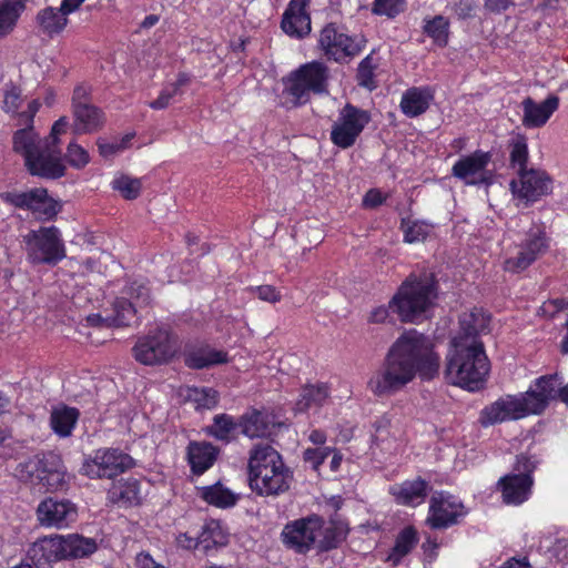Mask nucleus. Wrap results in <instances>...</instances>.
<instances>
[{
    "instance_id": "nucleus-53",
    "label": "nucleus",
    "mask_w": 568,
    "mask_h": 568,
    "mask_svg": "<svg viewBox=\"0 0 568 568\" xmlns=\"http://www.w3.org/2000/svg\"><path fill=\"white\" fill-rule=\"evenodd\" d=\"M406 0H374L371 11L375 16L396 18L404 11Z\"/></svg>"
},
{
    "instance_id": "nucleus-56",
    "label": "nucleus",
    "mask_w": 568,
    "mask_h": 568,
    "mask_svg": "<svg viewBox=\"0 0 568 568\" xmlns=\"http://www.w3.org/2000/svg\"><path fill=\"white\" fill-rule=\"evenodd\" d=\"M538 460L535 456L526 453L518 454L513 464V473L517 476L529 475L534 478V473L537 468Z\"/></svg>"
},
{
    "instance_id": "nucleus-15",
    "label": "nucleus",
    "mask_w": 568,
    "mask_h": 568,
    "mask_svg": "<svg viewBox=\"0 0 568 568\" xmlns=\"http://www.w3.org/2000/svg\"><path fill=\"white\" fill-rule=\"evenodd\" d=\"M369 121L371 114L367 111L346 103L332 125L329 134L332 143L343 150L352 148Z\"/></svg>"
},
{
    "instance_id": "nucleus-3",
    "label": "nucleus",
    "mask_w": 568,
    "mask_h": 568,
    "mask_svg": "<svg viewBox=\"0 0 568 568\" xmlns=\"http://www.w3.org/2000/svg\"><path fill=\"white\" fill-rule=\"evenodd\" d=\"M489 371L490 363L483 342L474 339L468 344L463 337L453 339L444 371L449 384L477 392L484 388Z\"/></svg>"
},
{
    "instance_id": "nucleus-54",
    "label": "nucleus",
    "mask_w": 568,
    "mask_h": 568,
    "mask_svg": "<svg viewBox=\"0 0 568 568\" xmlns=\"http://www.w3.org/2000/svg\"><path fill=\"white\" fill-rule=\"evenodd\" d=\"M329 447H307L302 453V460L313 471L320 475L321 467L329 456Z\"/></svg>"
},
{
    "instance_id": "nucleus-63",
    "label": "nucleus",
    "mask_w": 568,
    "mask_h": 568,
    "mask_svg": "<svg viewBox=\"0 0 568 568\" xmlns=\"http://www.w3.org/2000/svg\"><path fill=\"white\" fill-rule=\"evenodd\" d=\"M514 4L513 0H485V9L495 14L505 12Z\"/></svg>"
},
{
    "instance_id": "nucleus-10",
    "label": "nucleus",
    "mask_w": 568,
    "mask_h": 568,
    "mask_svg": "<svg viewBox=\"0 0 568 568\" xmlns=\"http://www.w3.org/2000/svg\"><path fill=\"white\" fill-rule=\"evenodd\" d=\"M1 201L14 209L29 211L38 222L54 221L63 209L60 200L52 197L47 187H32L27 191H6L0 193Z\"/></svg>"
},
{
    "instance_id": "nucleus-26",
    "label": "nucleus",
    "mask_w": 568,
    "mask_h": 568,
    "mask_svg": "<svg viewBox=\"0 0 568 568\" xmlns=\"http://www.w3.org/2000/svg\"><path fill=\"white\" fill-rule=\"evenodd\" d=\"M184 365L194 371L210 368L230 362L229 353L224 349H216L209 343L186 345L183 353Z\"/></svg>"
},
{
    "instance_id": "nucleus-24",
    "label": "nucleus",
    "mask_w": 568,
    "mask_h": 568,
    "mask_svg": "<svg viewBox=\"0 0 568 568\" xmlns=\"http://www.w3.org/2000/svg\"><path fill=\"white\" fill-rule=\"evenodd\" d=\"M534 484L535 478L529 475L506 474L498 479L496 489L505 505L520 506L531 497Z\"/></svg>"
},
{
    "instance_id": "nucleus-12",
    "label": "nucleus",
    "mask_w": 568,
    "mask_h": 568,
    "mask_svg": "<svg viewBox=\"0 0 568 568\" xmlns=\"http://www.w3.org/2000/svg\"><path fill=\"white\" fill-rule=\"evenodd\" d=\"M28 260L32 264L57 265L67 257V250L59 227L40 226L24 236Z\"/></svg>"
},
{
    "instance_id": "nucleus-59",
    "label": "nucleus",
    "mask_w": 568,
    "mask_h": 568,
    "mask_svg": "<svg viewBox=\"0 0 568 568\" xmlns=\"http://www.w3.org/2000/svg\"><path fill=\"white\" fill-rule=\"evenodd\" d=\"M21 102V90L17 87H12L4 93L2 109L6 113H16L20 108Z\"/></svg>"
},
{
    "instance_id": "nucleus-64",
    "label": "nucleus",
    "mask_w": 568,
    "mask_h": 568,
    "mask_svg": "<svg viewBox=\"0 0 568 568\" xmlns=\"http://www.w3.org/2000/svg\"><path fill=\"white\" fill-rule=\"evenodd\" d=\"M176 540L178 544L185 549H195L201 546L197 532L195 535H191L190 531L182 532L178 536Z\"/></svg>"
},
{
    "instance_id": "nucleus-43",
    "label": "nucleus",
    "mask_w": 568,
    "mask_h": 568,
    "mask_svg": "<svg viewBox=\"0 0 568 568\" xmlns=\"http://www.w3.org/2000/svg\"><path fill=\"white\" fill-rule=\"evenodd\" d=\"M197 534L201 547L206 551L212 548L225 546L229 541V535L217 519L206 520Z\"/></svg>"
},
{
    "instance_id": "nucleus-25",
    "label": "nucleus",
    "mask_w": 568,
    "mask_h": 568,
    "mask_svg": "<svg viewBox=\"0 0 568 568\" xmlns=\"http://www.w3.org/2000/svg\"><path fill=\"white\" fill-rule=\"evenodd\" d=\"M310 0H290L281 21L282 30L295 39L311 33V16L307 12Z\"/></svg>"
},
{
    "instance_id": "nucleus-41",
    "label": "nucleus",
    "mask_w": 568,
    "mask_h": 568,
    "mask_svg": "<svg viewBox=\"0 0 568 568\" xmlns=\"http://www.w3.org/2000/svg\"><path fill=\"white\" fill-rule=\"evenodd\" d=\"M490 323V316L486 314L481 308H473L470 312L462 314L459 318L460 331L465 337H471L473 341L476 337L485 333L488 329Z\"/></svg>"
},
{
    "instance_id": "nucleus-47",
    "label": "nucleus",
    "mask_w": 568,
    "mask_h": 568,
    "mask_svg": "<svg viewBox=\"0 0 568 568\" xmlns=\"http://www.w3.org/2000/svg\"><path fill=\"white\" fill-rule=\"evenodd\" d=\"M120 295L133 301L138 308H144L151 303V290L145 280H132L122 287Z\"/></svg>"
},
{
    "instance_id": "nucleus-6",
    "label": "nucleus",
    "mask_w": 568,
    "mask_h": 568,
    "mask_svg": "<svg viewBox=\"0 0 568 568\" xmlns=\"http://www.w3.org/2000/svg\"><path fill=\"white\" fill-rule=\"evenodd\" d=\"M329 69L318 60L301 64L283 77L281 105L287 110L307 104L312 95L328 93Z\"/></svg>"
},
{
    "instance_id": "nucleus-4",
    "label": "nucleus",
    "mask_w": 568,
    "mask_h": 568,
    "mask_svg": "<svg viewBox=\"0 0 568 568\" xmlns=\"http://www.w3.org/2000/svg\"><path fill=\"white\" fill-rule=\"evenodd\" d=\"M40 106V101L33 99L28 103L27 110L18 113L20 124L26 126L13 133L12 150L22 156L26 170L30 175L45 180H58L64 176V169L58 159L43 156L39 144L40 135L33 126L34 116Z\"/></svg>"
},
{
    "instance_id": "nucleus-9",
    "label": "nucleus",
    "mask_w": 568,
    "mask_h": 568,
    "mask_svg": "<svg viewBox=\"0 0 568 568\" xmlns=\"http://www.w3.org/2000/svg\"><path fill=\"white\" fill-rule=\"evenodd\" d=\"M178 352L176 336L165 326H156L139 336L132 347L133 358L145 366L169 364Z\"/></svg>"
},
{
    "instance_id": "nucleus-19",
    "label": "nucleus",
    "mask_w": 568,
    "mask_h": 568,
    "mask_svg": "<svg viewBox=\"0 0 568 568\" xmlns=\"http://www.w3.org/2000/svg\"><path fill=\"white\" fill-rule=\"evenodd\" d=\"M517 175L518 179H513L509 183L510 191L514 197L524 201L526 206L552 192L554 181L544 170L529 169Z\"/></svg>"
},
{
    "instance_id": "nucleus-36",
    "label": "nucleus",
    "mask_w": 568,
    "mask_h": 568,
    "mask_svg": "<svg viewBox=\"0 0 568 568\" xmlns=\"http://www.w3.org/2000/svg\"><path fill=\"white\" fill-rule=\"evenodd\" d=\"M69 119L67 116H60L51 126V131L49 136L42 139L40 136V145L41 152L44 154H50L52 159H58L59 163L63 166L64 173L67 172V166L62 160V152L59 148L60 144V135L65 133L69 128Z\"/></svg>"
},
{
    "instance_id": "nucleus-18",
    "label": "nucleus",
    "mask_w": 568,
    "mask_h": 568,
    "mask_svg": "<svg viewBox=\"0 0 568 568\" xmlns=\"http://www.w3.org/2000/svg\"><path fill=\"white\" fill-rule=\"evenodd\" d=\"M549 247V239L544 227L532 225L525 234V239L518 245L516 256L508 257L504 261L503 268L505 272L518 274L527 270L539 256H541Z\"/></svg>"
},
{
    "instance_id": "nucleus-39",
    "label": "nucleus",
    "mask_w": 568,
    "mask_h": 568,
    "mask_svg": "<svg viewBox=\"0 0 568 568\" xmlns=\"http://www.w3.org/2000/svg\"><path fill=\"white\" fill-rule=\"evenodd\" d=\"M328 397L329 387L326 383L307 384L301 389L296 409L304 413L312 407H322Z\"/></svg>"
},
{
    "instance_id": "nucleus-35",
    "label": "nucleus",
    "mask_w": 568,
    "mask_h": 568,
    "mask_svg": "<svg viewBox=\"0 0 568 568\" xmlns=\"http://www.w3.org/2000/svg\"><path fill=\"white\" fill-rule=\"evenodd\" d=\"M199 497L216 508H230L236 505L239 497L220 481L197 488Z\"/></svg>"
},
{
    "instance_id": "nucleus-57",
    "label": "nucleus",
    "mask_w": 568,
    "mask_h": 568,
    "mask_svg": "<svg viewBox=\"0 0 568 568\" xmlns=\"http://www.w3.org/2000/svg\"><path fill=\"white\" fill-rule=\"evenodd\" d=\"M92 104L91 103V87L84 83L78 84L73 89L71 98V109Z\"/></svg>"
},
{
    "instance_id": "nucleus-38",
    "label": "nucleus",
    "mask_w": 568,
    "mask_h": 568,
    "mask_svg": "<svg viewBox=\"0 0 568 568\" xmlns=\"http://www.w3.org/2000/svg\"><path fill=\"white\" fill-rule=\"evenodd\" d=\"M241 428L240 418L222 413L213 417L212 424L206 428L207 435L223 443H231L236 438V432Z\"/></svg>"
},
{
    "instance_id": "nucleus-30",
    "label": "nucleus",
    "mask_w": 568,
    "mask_h": 568,
    "mask_svg": "<svg viewBox=\"0 0 568 568\" xmlns=\"http://www.w3.org/2000/svg\"><path fill=\"white\" fill-rule=\"evenodd\" d=\"M72 118L71 129L75 135L95 133L103 128L105 122L103 110L94 104L72 109Z\"/></svg>"
},
{
    "instance_id": "nucleus-51",
    "label": "nucleus",
    "mask_w": 568,
    "mask_h": 568,
    "mask_svg": "<svg viewBox=\"0 0 568 568\" xmlns=\"http://www.w3.org/2000/svg\"><path fill=\"white\" fill-rule=\"evenodd\" d=\"M65 162L75 170H82L90 163V154L89 152L75 141H71L64 154Z\"/></svg>"
},
{
    "instance_id": "nucleus-55",
    "label": "nucleus",
    "mask_w": 568,
    "mask_h": 568,
    "mask_svg": "<svg viewBox=\"0 0 568 568\" xmlns=\"http://www.w3.org/2000/svg\"><path fill=\"white\" fill-rule=\"evenodd\" d=\"M135 136L134 133H126L120 142H106L104 139L99 138L97 140V146L99 154L104 159H110L118 154L119 152L124 151L129 148L130 142Z\"/></svg>"
},
{
    "instance_id": "nucleus-46",
    "label": "nucleus",
    "mask_w": 568,
    "mask_h": 568,
    "mask_svg": "<svg viewBox=\"0 0 568 568\" xmlns=\"http://www.w3.org/2000/svg\"><path fill=\"white\" fill-rule=\"evenodd\" d=\"M399 229L403 232V241L408 244H414L426 241L433 225L426 221L403 217Z\"/></svg>"
},
{
    "instance_id": "nucleus-2",
    "label": "nucleus",
    "mask_w": 568,
    "mask_h": 568,
    "mask_svg": "<svg viewBox=\"0 0 568 568\" xmlns=\"http://www.w3.org/2000/svg\"><path fill=\"white\" fill-rule=\"evenodd\" d=\"M436 274L425 265H417L399 284L387 305L374 307L367 317L371 324L389 322L390 313L405 324H418L427 318L438 298Z\"/></svg>"
},
{
    "instance_id": "nucleus-49",
    "label": "nucleus",
    "mask_w": 568,
    "mask_h": 568,
    "mask_svg": "<svg viewBox=\"0 0 568 568\" xmlns=\"http://www.w3.org/2000/svg\"><path fill=\"white\" fill-rule=\"evenodd\" d=\"M111 187L121 194L124 200H136L142 192V181L124 173H119L111 181Z\"/></svg>"
},
{
    "instance_id": "nucleus-1",
    "label": "nucleus",
    "mask_w": 568,
    "mask_h": 568,
    "mask_svg": "<svg viewBox=\"0 0 568 568\" xmlns=\"http://www.w3.org/2000/svg\"><path fill=\"white\" fill-rule=\"evenodd\" d=\"M440 355L435 343L416 329L402 333L389 346L381 368L367 382L377 397L390 396L416 377L430 382L439 375Z\"/></svg>"
},
{
    "instance_id": "nucleus-5",
    "label": "nucleus",
    "mask_w": 568,
    "mask_h": 568,
    "mask_svg": "<svg viewBox=\"0 0 568 568\" xmlns=\"http://www.w3.org/2000/svg\"><path fill=\"white\" fill-rule=\"evenodd\" d=\"M247 468L250 488L261 497H277L286 493L293 481V471L268 444L253 447Z\"/></svg>"
},
{
    "instance_id": "nucleus-13",
    "label": "nucleus",
    "mask_w": 568,
    "mask_h": 568,
    "mask_svg": "<svg viewBox=\"0 0 568 568\" xmlns=\"http://www.w3.org/2000/svg\"><path fill=\"white\" fill-rule=\"evenodd\" d=\"M317 43L326 60L342 64L358 55L366 41L357 36H349L337 23L329 22L321 30Z\"/></svg>"
},
{
    "instance_id": "nucleus-22",
    "label": "nucleus",
    "mask_w": 568,
    "mask_h": 568,
    "mask_svg": "<svg viewBox=\"0 0 568 568\" xmlns=\"http://www.w3.org/2000/svg\"><path fill=\"white\" fill-rule=\"evenodd\" d=\"M37 517L41 526L62 529L69 527L78 518L77 506L68 499L52 497L42 500L37 508Z\"/></svg>"
},
{
    "instance_id": "nucleus-23",
    "label": "nucleus",
    "mask_w": 568,
    "mask_h": 568,
    "mask_svg": "<svg viewBox=\"0 0 568 568\" xmlns=\"http://www.w3.org/2000/svg\"><path fill=\"white\" fill-rule=\"evenodd\" d=\"M432 491L430 483L422 476L390 485L388 494L399 506L416 508L423 505Z\"/></svg>"
},
{
    "instance_id": "nucleus-16",
    "label": "nucleus",
    "mask_w": 568,
    "mask_h": 568,
    "mask_svg": "<svg viewBox=\"0 0 568 568\" xmlns=\"http://www.w3.org/2000/svg\"><path fill=\"white\" fill-rule=\"evenodd\" d=\"M323 526V517L316 514L288 521L282 530V540L295 552L306 554L316 546Z\"/></svg>"
},
{
    "instance_id": "nucleus-50",
    "label": "nucleus",
    "mask_w": 568,
    "mask_h": 568,
    "mask_svg": "<svg viewBox=\"0 0 568 568\" xmlns=\"http://www.w3.org/2000/svg\"><path fill=\"white\" fill-rule=\"evenodd\" d=\"M377 69V63H375L373 53L366 55L358 64L356 71V81L357 84L362 88H365L369 91H373L377 88V82L375 80V70Z\"/></svg>"
},
{
    "instance_id": "nucleus-28",
    "label": "nucleus",
    "mask_w": 568,
    "mask_h": 568,
    "mask_svg": "<svg viewBox=\"0 0 568 568\" xmlns=\"http://www.w3.org/2000/svg\"><path fill=\"white\" fill-rule=\"evenodd\" d=\"M559 101V98L555 94L548 95L541 103H536L530 97L525 98L521 102L523 125L528 129L544 126L558 110Z\"/></svg>"
},
{
    "instance_id": "nucleus-29",
    "label": "nucleus",
    "mask_w": 568,
    "mask_h": 568,
    "mask_svg": "<svg viewBox=\"0 0 568 568\" xmlns=\"http://www.w3.org/2000/svg\"><path fill=\"white\" fill-rule=\"evenodd\" d=\"M219 455L220 448L205 440H191L186 447V460L195 476H201L212 468Z\"/></svg>"
},
{
    "instance_id": "nucleus-61",
    "label": "nucleus",
    "mask_w": 568,
    "mask_h": 568,
    "mask_svg": "<svg viewBox=\"0 0 568 568\" xmlns=\"http://www.w3.org/2000/svg\"><path fill=\"white\" fill-rule=\"evenodd\" d=\"M176 95V91L172 90L169 85L163 88L159 97L149 103V106L153 110H163L169 106L171 100Z\"/></svg>"
},
{
    "instance_id": "nucleus-34",
    "label": "nucleus",
    "mask_w": 568,
    "mask_h": 568,
    "mask_svg": "<svg viewBox=\"0 0 568 568\" xmlns=\"http://www.w3.org/2000/svg\"><path fill=\"white\" fill-rule=\"evenodd\" d=\"M419 541L418 531L413 525L404 527L396 536L387 561L393 566H398L403 558L412 552Z\"/></svg>"
},
{
    "instance_id": "nucleus-33",
    "label": "nucleus",
    "mask_w": 568,
    "mask_h": 568,
    "mask_svg": "<svg viewBox=\"0 0 568 568\" xmlns=\"http://www.w3.org/2000/svg\"><path fill=\"white\" fill-rule=\"evenodd\" d=\"M80 410L77 407L63 405L53 408L50 414V427L61 438L70 437L78 424Z\"/></svg>"
},
{
    "instance_id": "nucleus-14",
    "label": "nucleus",
    "mask_w": 568,
    "mask_h": 568,
    "mask_svg": "<svg viewBox=\"0 0 568 568\" xmlns=\"http://www.w3.org/2000/svg\"><path fill=\"white\" fill-rule=\"evenodd\" d=\"M467 514L468 509L457 496L438 490L429 498L425 525L433 530H445L459 525Z\"/></svg>"
},
{
    "instance_id": "nucleus-17",
    "label": "nucleus",
    "mask_w": 568,
    "mask_h": 568,
    "mask_svg": "<svg viewBox=\"0 0 568 568\" xmlns=\"http://www.w3.org/2000/svg\"><path fill=\"white\" fill-rule=\"evenodd\" d=\"M491 153L480 149L468 155L460 156L452 168V175L466 185L490 186L494 183L493 171L487 166L491 162Z\"/></svg>"
},
{
    "instance_id": "nucleus-62",
    "label": "nucleus",
    "mask_w": 568,
    "mask_h": 568,
    "mask_svg": "<svg viewBox=\"0 0 568 568\" xmlns=\"http://www.w3.org/2000/svg\"><path fill=\"white\" fill-rule=\"evenodd\" d=\"M386 200L387 195L383 194L379 189H371L363 197V205L368 209H376L384 204Z\"/></svg>"
},
{
    "instance_id": "nucleus-11",
    "label": "nucleus",
    "mask_w": 568,
    "mask_h": 568,
    "mask_svg": "<svg viewBox=\"0 0 568 568\" xmlns=\"http://www.w3.org/2000/svg\"><path fill=\"white\" fill-rule=\"evenodd\" d=\"M135 465L134 458L120 448L101 447L84 456L80 474L90 479H114Z\"/></svg>"
},
{
    "instance_id": "nucleus-20",
    "label": "nucleus",
    "mask_w": 568,
    "mask_h": 568,
    "mask_svg": "<svg viewBox=\"0 0 568 568\" xmlns=\"http://www.w3.org/2000/svg\"><path fill=\"white\" fill-rule=\"evenodd\" d=\"M531 415L523 393L505 395L485 406L479 414V423L484 427L506 420H517Z\"/></svg>"
},
{
    "instance_id": "nucleus-44",
    "label": "nucleus",
    "mask_w": 568,
    "mask_h": 568,
    "mask_svg": "<svg viewBox=\"0 0 568 568\" xmlns=\"http://www.w3.org/2000/svg\"><path fill=\"white\" fill-rule=\"evenodd\" d=\"M348 529L341 521L331 520L328 525L324 524L316 548L321 551L336 549L346 539Z\"/></svg>"
},
{
    "instance_id": "nucleus-58",
    "label": "nucleus",
    "mask_w": 568,
    "mask_h": 568,
    "mask_svg": "<svg viewBox=\"0 0 568 568\" xmlns=\"http://www.w3.org/2000/svg\"><path fill=\"white\" fill-rule=\"evenodd\" d=\"M425 560L429 564L434 562L438 557V550L440 548V544L437 540V537L425 534V539L420 546Z\"/></svg>"
},
{
    "instance_id": "nucleus-21",
    "label": "nucleus",
    "mask_w": 568,
    "mask_h": 568,
    "mask_svg": "<svg viewBox=\"0 0 568 568\" xmlns=\"http://www.w3.org/2000/svg\"><path fill=\"white\" fill-rule=\"evenodd\" d=\"M562 378L557 374H546L536 378L523 393L531 415H541L552 400L559 399Z\"/></svg>"
},
{
    "instance_id": "nucleus-42",
    "label": "nucleus",
    "mask_w": 568,
    "mask_h": 568,
    "mask_svg": "<svg viewBox=\"0 0 568 568\" xmlns=\"http://www.w3.org/2000/svg\"><path fill=\"white\" fill-rule=\"evenodd\" d=\"M138 310L133 301L119 295L112 304L111 326L124 327L138 323Z\"/></svg>"
},
{
    "instance_id": "nucleus-40",
    "label": "nucleus",
    "mask_w": 568,
    "mask_h": 568,
    "mask_svg": "<svg viewBox=\"0 0 568 568\" xmlns=\"http://www.w3.org/2000/svg\"><path fill=\"white\" fill-rule=\"evenodd\" d=\"M241 433L250 438L264 437L270 433L267 415L255 408L240 417Z\"/></svg>"
},
{
    "instance_id": "nucleus-27",
    "label": "nucleus",
    "mask_w": 568,
    "mask_h": 568,
    "mask_svg": "<svg viewBox=\"0 0 568 568\" xmlns=\"http://www.w3.org/2000/svg\"><path fill=\"white\" fill-rule=\"evenodd\" d=\"M108 500L120 507L141 506L145 494L142 490V481L135 477L121 478L112 483L106 493Z\"/></svg>"
},
{
    "instance_id": "nucleus-7",
    "label": "nucleus",
    "mask_w": 568,
    "mask_h": 568,
    "mask_svg": "<svg viewBox=\"0 0 568 568\" xmlns=\"http://www.w3.org/2000/svg\"><path fill=\"white\" fill-rule=\"evenodd\" d=\"M98 550L95 539L79 534L43 536L30 545L27 559L36 567L51 566L52 564L87 558Z\"/></svg>"
},
{
    "instance_id": "nucleus-8",
    "label": "nucleus",
    "mask_w": 568,
    "mask_h": 568,
    "mask_svg": "<svg viewBox=\"0 0 568 568\" xmlns=\"http://www.w3.org/2000/svg\"><path fill=\"white\" fill-rule=\"evenodd\" d=\"M14 476L22 483L44 491H60L68 487L67 467L59 454L39 453L20 462Z\"/></svg>"
},
{
    "instance_id": "nucleus-48",
    "label": "nucleus",
    "mask_w": 568,
    "mask_h": 568,
    "mask_svg": "<svg viewBox=\"0 0 568 568\" xmlns=\"http://www.w3.org/2000/svg\"><path fill=\"white\" fill-rule=\"evenodd\" d=\"M424 33L429 37L439 48H445L449 39V21L446 17L438 14L426 20Z\"/></svg>"
},
{
    "instance_id": "nucleus-31",
    "label": "nucleus",
    "mask_w": 568,
    "mask_h": 568,
    "mask_svg": "<svg viewBox=\"0 0 568 568\" xmlns=\"http://www.w3.org/2000/svg\"><path fill=\"white\" fill-rule=\"evenodd\" d=\"M433 100L430 87H412L403 93L399 106L407 118H417L428 110Z\"/></svg>"
},
{
    "instance_id": "nucleus-60",
    "label": "nucleus",
    "mask_w": 568,
    "mask_h": 568,
    "mask_svg": "<svg viewBox=\"0 0 568 568\" xmlns=\"http://www.w3.org/2000/svg\"><path fill=\"white\" fill-rule=\"evenodd\" d=\"M257 297L268 303H277L282 300L281 292L273 285H260L254 288Z\"/></svg>"
},
{
    "instance_id": "nucleus-52",
    "label": "nucleus",
    "mask_w": 568,
    "mask_h": 568,
    "mask_svg": "<svg viewBox=\"0 0 568 568\" xmlns=\"http://www.w3.org/2000/svg\"><path fill=\"white\" fill-rule=\"evenodd\" d=\"M196 408L212 409L219 404L220 394L212 387H195L191 394Z\"/></svg>"
},
{
    "instance_id": "nucleus-45",
    "label": "nucleus",
    "mask_w": 568,
    "mask_h": 568,
    "mask_svg": "<svg viewBox=\"0 0 568 568\" xmlns=\"http://www.w3.org/2000/svg\"><path fill=\"white\" fill-rule=\"evenodd\" d=\"M509 165L516 170L517 174L529 170L527 168L529 161L528 141L525 134H517L509 141Z\"/></svg>"
},
{
    "instance_id": "nucleus-37",
    "label": "nucleus",
    "mask_w": 568,
    "mask_h": 568,
    "mask_svg": "<svg viewBox=\"0 0 568 568\" xmlns=\"http://www.w3.org/2000/svg\"><path fill=\"white\" fill-rule=\"evenodd\" d=\"M24 10V0H0V39L14 31Z\"/></svg>"
},
{
    "instance_id": "nucleus-32",
    "label": "nucleus",
    "mask_w": 568,
    "mask_h": 568,
    "mask_svg": "<svg viewBox=\"0 0 568 568\" xmlns=\"http://www.w3.org/2000/svg\"><path fill=\"white\" fill-rule=\"evenodd\" d=\"M69 16L61 7H45L38 11L36 23L39 30L47 37L53 38L64 31L69 23Z\"/></svg>"
}]
</instances>
